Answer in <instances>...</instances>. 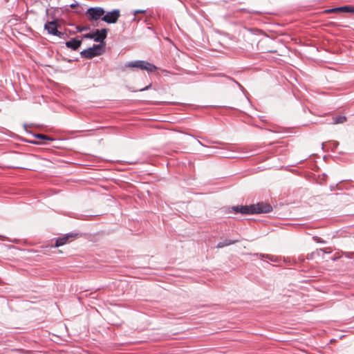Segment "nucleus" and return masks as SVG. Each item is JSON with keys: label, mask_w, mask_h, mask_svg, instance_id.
<instances>
[{"label": "nucleus", "mask_w": 354, "mask_h": 354, "mask_svg": "<svg viewBox=\"0 0 354 354\" xmlns=\"http://www.w3.org/2000/svg\"><path fill=\"white\" fill-rule=\"evenodd\" d=\"M235 214H254L261 213H269L272 211V207L266 203H258L250 205H237L232 207Z\"/></svg>", "instance_id": "nucleus-1"}, {"label": "nucleus", "mask_w": 354, "mask_h": 354, "mask_svg": "<svg viewBox=\"0 0 354 354\" xmlns=\"http://www.w3.org/2000/svg\"><path fill=\"white\" fill-rule=\"evenodd\" d=\"M125 68H138L141 70L147 71L149 73L155 71L157 67L147 61L136 60L127 62L124 66L122 67V71H124Z\"/></svg>", "instance_id": "nucleus-2"}, {"label": "nucleus", "mask_w": 354, "mask_h": 354, "mask_svg": "<svg viewBox=\"0 0 354 354\" xmlns=\"http://www.w3.org/2000/svg\"><path fill=\"white\" fill-rule=\"evenodd\" d=\"M105 43L93 45L92 47L83 50L80 52L82 57L85 59H92L95 56L102 55L105 50Z\"/></svg>", "instance_id": "nucleus-3"}, {"label": "nucleus", "mask_w": 354, "mask_h": 354, "mask_svg": "<svg viewBox=\"0 0 354 354\" xmlns=\"http://www.w3.org/2000/svg\"><path fill=\"white\" fill-rule=\"evenodd\" d=\"M105 10L102 7H91L87 9L86 15L90 21H97L102 19Z\"/></svg>", "instance_id": "nucleus-4"}, {"label": "nucleus", "mask_w": 354, "mask_h": 354, "mask_svg": "<svg viewBox=\"0 0 354 354\" xmlns=\"http://www.w3.org/2000/svg\"><path fill=\"white\" fill-rule=\"evenodd\" d=\"M81 236V234L76 232H69L68 234H64L62 236L59 237L56 240L54 247L58 248L62 246L66 243H68L74 241L75 239L80 237Z\"/></svg>", "instance_id": "nucleus-5"}, {"label": "nucleus", "mask_w": 354, "mask_h": 354, "mask_svg": "<svg viewBox=\"0 0 354 354\" xmlns=\"http://www.w3.org/2000/svg\"><path fill=\"white\" fill-rule=\"evenodd\" d=\"M120 17V10L114 9L111 11L105 12L102 17V20L107 24H115Z\"/></svg>", "instance_id": "nucleus-6"}, {"label": "nucleus", "mask_w": 354, "mask_h": 354, "mask_svg": "<svg viewBox=\"0 0 354 354\" xmlns=\"http://www.w3.org/2000/svg\"><path fill=\"white\" fill-rule=\"evenodd\" d=\"M59 24L57 22V19L53 21H47L44 24V29L47 31L48 34L53 35L56 33V30H58L59 27Z\"/></svg>", "instance_id": "nucleus-7"}, {"label": "nucleus", "mask_w": 354, "mask_h": 354, "mask_svg": "<svg viewBox=\"0 0 354 354\" xmlns=\"http://www.w3.org/2000/svg\"><path fill=\"white\" fill-rule=\"evenodd\" d=\"M95 37L93 41L95 42H100V44L104 43L103 41L107 37V29L102 28L101 30L97 29L94 32Z\"/></svg>", "instance_id": "nucleus-8"}, {"label": "nucleus", "mask_w": 354, "mask_h": 354, "mask_svg": "<svg viewBox=\"0 0 354 354\" xmlns=\"http://www.w3.org/2000/svg\"><path fill=\"white\" fill-rule=\"evenodd\" d=\"M328 12H344L348 13H354V7L351 6H344L342 7H337L335 8L328 9L326 10Z\"/></svg>", "instance_id": "nucleus-9"}, {"label": "nucleus", "mask_w": 354, "mask_h": 354, "mask_svg": "<svg viewBox=\"0 0 354 354\" xmlns=\"http://www.w3.org/2000/svg\"><path fill=\"white\" fill-rule=\"evenodd\" d=\"M82 40L77 39L76 38H73L69 41L66 42V46L68 48H71L73 50H77L81 46Z\"/></svg>", "instance_id": "nucleus-10"}, {"label": "nucleus", "mask_w": 354, "mask_h": 354, "mask_svg": "<svg viewBox=\"0 0 354 354\" xmlns=\"http://www.w3.org/2000/svg\"><path fill=\"white\" fill-rule=\"evenodd\" d=\"M239 241V240H238V239L231 240V239H225V240H223L222 241H220L217 244L216 248H223L224 247H226V246H228V245L236 243Z\"/></svg>", "instance_id": "nucleus-11"}, {"label": "nucleus", "mask_w": 354, "mask_h": 354, "mask_svg": "<svg viewBox=\"0 0 354 354\" xmlns=\"http://www.w3.org/2000/svg\"><path fill=\"white\" fill-rule=\"evenodd\" d=\"M346 121L344 115H337L333 118V124H342Z\"/></svg>", "instance_id": "nucleus-12"}, {"label": "nucleus", "mask_w": 354, "mask_h": 354, "mask_svg": "<svg viewBox=\"0 0 354 354\" xmlns=\"http://www.w3.org/2000/svg\"><path fill=\"white\" fill-rule=\"evenodd\" d=\"M34 136L37 138H39V139H41V140H54L53 138L46 136V135H44V134H41V133H37V134H35Z\"/></svg>", "instance_id": "nucleus-13"}, {"label": "nucleus", "mask_w": 354, "mask_h": 354, "mask_svg": "<svg viewBox=\"0 0 354 354\" xmlns=\"http://www.w3.org/2000/svg\"><path fill=\"white\" fill-rule=\"evenodd\" d=\"M147 12L146 10H136L133 11V14L134 15V18L133 19V21L136 20V15L138 14H144Z\"/></svg>", "instance_id": "nucleus-14"}, {"label": "nucleus", "mask_w": 354, "mask_h": 354, "mask_svg": "<svg viewBox=\"0 0 354 354\" xmlns=\"http://www.w3.org/2000/svg\"><path fill=\"white\" fill-rule=\"evenodd\" d=\"M54 36H57L59 38H64L66 34L64 32L59 31L58 30H56V33L53 35Z\"/></svg>", "instance_id": "nucleus-15"}, {"label": "nucleus", "mask_w": 354, "mask_h": 354, "mask_svg": "<svg viewBox=\"0 0 354 354\" xmlns=\"http://www.w3.org/2000/svg\"><path fill=\"white\" fill-rule=\"evenodd\" d=\"M266 258L273 262H278V258L270 254H266Z\"/></svg>", "instance_id": "nucleus-16"}, {"label": "nucleus", "mask_w": 354, "mask_h": 354, "mask_svg": "<svg viewBox=\"0 0 354 354\" xmlns=\"http://www.w3.org/2000/svg\"><path fill=\"white\" fill-rule=\"evenodd\" d=\"M95 37L94 32L93 33H88L83 35V38L85 39H93Z\"/></svg>", "instance_id": "nucleus-17"}, {"label": "nucleus", "mask_w": 354, "mask_h": 354, "mask_svg": "<svg viewBox=\"0 0 354 354\" xmlns=\"http://www.w3.org/2000/svg\"><path fill=\"white\" fill-rule=\"evenodd\" d=\"M151 87V84H149V85H147V86H145V87H144V88H140V89L139 90V91H141V92H142V91H147V90L149 89Z\"/></svg>", "instance_id": "nucleus-18"}, {"label": "nucleus", "mask_w": 354, "mask_h": 354, "mask_svg": "<svg viewBox=\"0 0 354 354\" xmlns=\"http://www.w3.org/2000/svg\"><path fill=\"white\" fill-rule=\"evenodd\" d=\"M77 30H78L79 32H82V31H84V30H88V27H85V26H84V27H82V28H80V27L77 26Z\"/></svg>", "instance_id": "nucleus-19"}, {"label": "nucleus", "mask_w": 354, "mask_h": 354, "mask_svg": "<svg viewBox=\"0 0 354 354\" xmlns=\"http://www.w3.org/2000/svg\"><path fill=\"white\" fill-rule=\"evenodd\" d=\"M255 255L257 256V257H259L261 259L264 258V257L266 258V254H258V253H257Z\"/></svg>", "instance_id": "nucleus-20"}, {"label": "nucleus", "mask_w": 354, "mask_h": 354, "mask_svg": "<svg viewBox=\"0 0 354 354\" xmlns=\"http://www.w3.org/2000/svg\"><path fill=\"white\" fill-rule=\"evenodd\" d=\"M231 80L234 81V82H236V84H237V85L240 87V88H243V86H241V84H240L239 82H237L236 81H235L233 79H230Z\"/></svg>", "instance_id": "nucleus-21"}, {"label": "nucleus", "mask_w": 354, "mask_h": 354, "mask_svg": "<svg viewBox=\"0 0 354 354\" xmlns=\"http://www.w3.org/2000/svg\"><path fill=\"white\" fill-rule=\"evenodd\" d=\"M29 142L32 145H39V143L37 141H30Z\"/></svg>", "instance_id": "nucleus-22"}, {"label": "nucleus", "mask_w": 354, "mask_h": 354, "mask_svg": "<svg viewBox=\"0 0 354 354\" xmlns=\"http://www.w3.org/2000/svg\"><path fill=\"white\" fill-rule=\"evenodd\" d=\"M319 252H324V253H326L327 252L325 250V249H320L319 250Z\"/></svg>", "instance_id": "nucleus-23"}, {"label": "nucleus", "mask_w": 354, "mask_h": 354, "mask_svg": "<svg viewBox=\"0 0 354 354\" xmlns=\"http://www.w3.org/2000/svg\"><path fill=\"white\" fill-rule=\"evenodd\" d=\"M75 6H76V4H75V3H72V4L71 5V8H75Z\"/></svg>", "instance_id": "nucleus-24"}]
</instances>
